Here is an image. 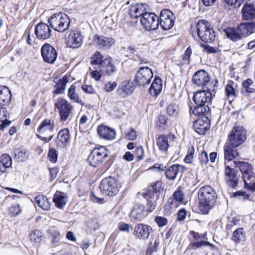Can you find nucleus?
Instances as JSON below:
<instances>
[{
  "instance_id": "nucleus-53",
  "label": "nucleus",
  "mask_w": 255,
  "mask_h": 255,
  "mask_svg": "<svg viewBox=\"0 0 255 255\" xmlns=\"http://www.w3.org/2000/svg\"><path fill=\"white\" fill-rule=\"evenodd\" d=\"M194 154V149L193 147L188 149L186 156L184 158V161L187 163L192 162Z\"/></svg>"
},
{
  "instance_id": "nucleus-28",
  "label": "nucleus",
  "mask_w": 255,
  "mask_h": 255,
  "mask_svg": "<svg viewBox=\"0 0 255 255\" xmlns=\"http://www.w3.org/2000/svg\"><path fill=\"white\" fill-rule=\"evenodd\" d=\"M184 170V167L183 166L179 164H174L166 170V177L170 180H173L179 173H182Z\"/></svg>"
},
{
  "instance_id": "nucleus-51",
  "label": "nucleus",
  "mask_w": 255,
  "mask_h": 255,
  "mask_svg": "<svg viewBox=\"0 0 255 255\" xmlns=\"http://www.w3.org/2000/svg\"><path fill=\"white\" fill-rule=\"evenodd\" d=\"M177 206V202L175 201V199L172 196H171L168 199L166 204L165 205V208L166 209L169 210L172 208H176Z\"/></svg>"
},
{
  "instance_id": "nucleus-14",
  "label": "nucleus",
  "mask_w": 255,
  "mask_h": 255,
  "mask_svg": "<svg viewBox=\"0 0 255 255\" xmlns=\"http://www.w3.org/2000/svg\"><path fill=\"white\" fill-rule=\"evenodd\" d=\"M208 73L204 70L195 72L192 77V82L195 86L204 88L210 83Z\"/></svg>"
},
{
  "instance_id": "nucleus-38",
  "label": "nucleus",
  "mask_w": 255,
  "mask_h": 255,
  "mask_svg": "<svg viewBox=\"0 0 255 255\" xmlns=\"http://www.w3.org/2000/svg\"><path fill=\"white\" fill-rule=\"evenodd\" d=\"M255 92V89L254 88V83L252 80L248 79L242 83V93L247 95L250 93Z\"/></svg>"
},
{
  "instance_id": "nucleus-26",
  "label": "nucleus",
  "mask_w": 255,
  "mask_h": 255,
  "mask_svg": "<svg viewBox=\"0 0 255 255\" xmlns=\"http://www.w3.org/2000/svg\"><path fill=\"white\" fill-rule=\"evenodd\" d=\"M68 77L64 76L61 79L55 78L54 82L55 90L53 92V94L58 95L64 93L67 83L68 82Z\"/></svg>"
},
{
  "instance_id": "nucleus-32",
  "label": "nucleus",
  "mask_w": 255,
  "mask_h": 255,
  "mask_svg": "<svg viewBox=\"0 0 255 255\" xmlns=\"http://www.w3.org/2000/svg\"><path fill=\"white\" fill-rule=\"evenodd\" d=\"M145 8L143 4H136L130 7L129 9L128 13L131 17L137 18L139 16L142 17L144 14Z\"/></svg>"
},
{
  "instance_id": "nucleus-3",
  "label": "nucleus",
  "mask_w": 255,
  "mask_h": 255,
  "mask_svg": "<svg viewBox=\"0 0 255 255\" xmlns=\"http://www.w3.org/2000/svg\"><path fill=\"white\" fill-rule=\"evenodd\" d=\"M48 22L55 31L63 32L68 29L70 21L66 14L58 12L53 14L49 18Z\"/></svg>"
},
{
  "instance_id": "nucleus-42",
  "label": "nucleus",
  "mask_w": 255,
  "mask_h": 255,
  "mask_svg": "<svg viewBox=\"0 0 255 255\" xmlns=\"http://www.w3.org/2000/svg\"><path fill=\"white\" fill-rule=\"evenodd\" d=\"M76 86L72 85L68 89V96L69 98L75 103L82 105V101L78 95L75 94Z\"/></svg>"
},
{
  "instance_id": "nucleus-48",
  "label": "nucleus",
  "mask_w": 255,
  "mask_h": 255,
  "mask_svg": "<svg viewBox=\"0 0 255 255\" xmlns=\"http://www.w3.org/2000/svg\"><path fill=\"white\" fill-rule=\"evenodd\" d=\"M167 124V118L164 115L158 116L157 125L160 129H164Z\"/></svg>"
},
{
  "instance_id": "nucleus-35",
  "label": "nucleus",
  "mask_w": 255,
  "mask_h": 255,
  "mask_svg": "<svg viewBox=\"0 0 255 255\" xmlns=\"http://www.w3.org/2000/svg\"><path fill=\"white\" fill-rule=\"evenodd\" d=\"M35 203L44 210H48L50 204L46 197L43 195H38L34 198Z\"/></svg>"
},
{
  "instance_id": "nucleus-50",
  "label": "nucleus",
  "mask_w": 255,
  "mask_h": 255,
  "mask_svg": "<svg viewBox=\"0 0 255 255\" xmlns=\"http://www.w3.org/2000/svg\"><path fill=\"white\" fill-rule=\"evenodd\" d=\"M227 183L228 185L231 187L235 188L238 183L239 178L237 175H233L232 176L227 178Z\"/></svg>"
},
{
  "instance_id": "nucleus-63",
  "label": "nucleus",
  "mask_w": 255,
  "mask_h": 255,
  "mask_svg": "<svg viewBox=\"0 0 255 255\" xmlns=\"http://www.w3.org/2000/svg\"><path fill=\"white\" fill-rule=\"evenodd\" d=\"M135 155L138 160H141L144 156L143 148L141 146L138 147L135 151Z\"/></svg>"
},
{
  "instance_id": "nucleus-41",
  "label": "nucleus",
  "mask_w": 255,
  "mask_h": 255,
  "mask_svg": "<svg viewBox=\"0 0 255 255\" xmlns=\"http://www.w3.org/2000/svg\"><path fill=\"white\" fill-rule=\"evenodd\" d=\"M232 239L236 243L244 241L245 239V235L243 228H239L235 230L233 234Z\"/></svg>"
},
{
  "instance_id": "nucleus-61",
  "label": "nucleus",
  "mask_w": 255,
  "mask_h": 255,
  "mask_svg": "<svg viewBox=\"0 0 255 255\" xmlns=\"http://www.w3.org/2000/svg\"><path fill=\"white\" fill-rule=\"evenodd\" d=\"M126 136L129 140H133L136 138V132L133 128H130L129 131L127 133Z\"/></svg>"
},
{
  "instance_id": "nucleus-1",
  "label": "nucleus",
  "mask_w": 255,
  "mask_h": 255,
  "mask_svg": "<svg viewBox=\"0 0 255 255\" xmlns=\"http://www.w3.org/2000/svg\"><path fill=\"white\" fill-rule=\"evenodd\" d=\"M196 106L192 109L190 113L198 117L205 116L209 111V105L211 101L212 94L207 90H199L195 93L193 98Z\"/></svg>"
},
{
  "instance_id": "nucleus-25",
  "label": "nucleus",
  "mask_w": 255,
  "mask_h": 255,
  "mask_svg": "<svg viewBox=\"0 0 255 255\" xmlns=\"http://www.w3.org/2000/svg\"><path fill=\"white\" fill-rule=\"evenodd\" d=\"M97 130L99 135L106 139H113L116 136L115 130L106 126H100L98 127Z\"/></svg>"
},
{
  "instance_id": "nucleus-22",
  "label": "nucleus",
  "mask_w": 255,
  "mask_h": 255,
  "mask_svg": "<svg viewBox=\"0 0 255 255\" xmlns=\"http://www.w3.org/2000/svg\"><path fill=\"white\" fill-rule=\"evenodd\" d=\"M237 147L226 143L224 146V158L226 161H231L239 156Z\"/></svg>"
},
{
  "instance_id": "nucleus-39",
  "label": "nucleus",
  "mask_w": 255,
  "mask_h": 255,
  "mask_svg": "<svg viewBox=\"0 0 255 255\" xmlns=\"http://www.w3.org/2000/svg\"><path fill=\"white\" fill-rule=\"evenodd\" d=\"M156 144L160 151L163 152L166 151L169 146L168 137L164 135H160L157 138Z\"/></svg>"
},
{
  "instance_id": "nucleus-21",
  "label": "nucleus",
  "mask_w": 255,
  "mask_h": 255,
  "mask_svg": "<svg viewBox=\"0 0 255 255\" xmlns=\"http://www.w3.org/2000/svg\"><path fill=\"white\" fill-rule=\"evenodd\" d=\"M70 137L69 130L68 128L60 130L55 141L57 146L60 147H65L69 142Z\"/></svg>"
},
{
  "instance_id": "nucleus-24",
  "label": "nucleus",
  "mask_w": 255,
  "mask_h": 255,
  "mask_svg": "<svg viewBox=\"0 0 255 255\" xmlns=\"http://www.w3.org/2000/svg\"><path fill=\"white\" fill-rule=\"evenodd\" d=\"M243 18L246 20L255 19V6L251 3H246L242 10Z\"/></svg>"
},
{
  "instance_id": "nucleus-18",
  "label": "nucleus",
  "mask_w": 255,
  "mask_h": 255,
  "mask_svg": "<svg viewBox=\"0 0 255 255\" xmlns=\"http://www.w3.org/2000/svg\"><path fill=\"white\" fill-rule=\"evenodd\" d=\"M51 30L46 23H39L35 27L34 33L36 37L40 40H46L51 36Z\"/></svg>"
},
{
  "instance_id": "nucleus-4",
  "label": "nucleus",
  "mask_w": 255,
  "mask_h": 255,
  "mask_svg": "<svg viewBox=\"0 0 255 255\" xmlns=\"http://www.w3.org/2000/svg\"><path fill=\"white\" fill-rule=\"evenodd\" d=\"M54 107L57 110L60 121L65 122L72 117L73 107L65 99L58 98L54 103Z\"/></svg>"
},
{
  "instance_id": "nucleus-13",
  "label": "nucleus",
  "mask_w": 255,
  "mask_h": 255,
  "mask_svg": "<svg viewBox=\"0 0 255 255\" xmlns=\"http://www.w3.org/2000/svg\"><path fill=\"white\" fill-rule=\"evenodd\" d=\"M233 163L235 166L238 167L241 172L243 180H251L252 179H255V174L253 171V167L251 164L246 162L237 160L234 161Z\"/></svg>"
},
{
  "instance_id": "nucleus-59",
  "label": "nucleus",
  "mask_w": 255,
  "mask_h": 255,
  "mask_svg": "<svg viewBox=\"0 0 255 255\" xmlns=\"http://www.w3.org/2000/svg\"><path fill=\"white\" fill-rule=\"evenodd\" d=\"M225 174L227 178L232 176L233 175H237L236 171L233 168H230L229 165H226Z\"/></svg>"
},
{
  "instance_id": "nucleus-15",
  "label": "nucleus",
  "mask_w": 255,
  "mask_h": 255,
  "mask_svg": "<svg viewBox=\"0 0 255 255\" xmlns=\"http://www.w3.org/2000/svg\"><path fill=\"white\" fill-rule=\"evenodd\" d=\"M41 52L44 61L47 63L53 64L56 60L57 57V51L49 44H44L41 48Z\"/></svg>"
},
{
  "instance_id": "nucleus-45",
  "label": "nucleus",
  "mask_w": 255,
  "mask_h": 255,
  "mask_svg": "<svg viewBox=\"0 0 255 255\" xmlns=\"http://www.w3.org/2000/svg\"><path fill=\"white\" fill-rule=\"evenodd\" d=\"M157 199H155L154 196H150V198L148 201L147 205V211L149 212H152L154 210L156 205Z\"/></svg>"
},
{
  "instance_id": "nucleus-62",
  "label": "nucleus",
  "mask_w": 255,
  "mask_h": 255,
  "mask_svg": "<svg viewBox=\"0 0 255 255\" xmlns=\"http://www.w3.org/2000/svg\"><path fill=\"white\" fill-rule=\"evenodd\" d=\"M8 117V113L5 108L0 107V122L6 119Z\"/></svg>"
},
{
  "instance_id": "nucleus-56",
  "label": "nucleus",
  "mask_w": 255,
  "mask_h": 255,
  "mask_svg": "<svg viewBox=\"0 0 255 255\" xmlns=\"http://www.w3.org/2000/svg\"><path fill=\"white\" fill-rule=\"evenodd\" d=\"M117 86V83L114 81H110L106 83L104 89L105 91L110 92L112 91Z\"/></svg>"
},
{
  "instance_id": "nucleus-10",
  "label": "nucleus",
  "mask_w": 255,
  "mask_h": 255,
  "mask_svg": "<svg viewBox=\"0 0 255 255\" xmlns=\"http://www.w3.org/2000/svg\"><path fill=\"white\" fill-rule=\"evenodd\" d=\"M153 76L151 69L147 67H141L135 74V83L139 86H145L150 83Z\"/></svg>"
},
{
  "instance_id": "nucleus-37",
  "label": "nucleus",
  "mask_w": 255,
  "mask_h": 255,
  "mask_svg": "<svg viewBox=\"0 0 255 255\" xmlns=\"http://www.w3.org/2000/svg\"><path fill=\"white\" fill-rule=\"evenodd\" d=\"M151 186L152 189L148 192V194L151 196H154L155 199H158L161 192L163 190V188L162 186V182L157 181L152 184Z\"/></svg>"
},
{
  "instance_id": "nucleus-54",
  "label": "nucleus",
  "mask_w": 255,
  "mask_h": 255,
  "mask_svg": "<svg viewBox=\"0 0 255 255\" xmlns=\"http://www.w3.org/2000/svg\"><path fill=\"white\" fill-rule=\"evenodd\" d=\"M154 221L159 227L164 226L166 225L168 223V221L166 218L161 216L155 217Z\"/></svg>"
},
{
  "instance_id": "nucleus-64",
  "label": "nucleus",
  "mask_w": 255,
  "mask_h": 255,
  "mask_svg": "<svg viewBox=\"0 0 255 255\" xmlns=\"http://www.w3.org/2000/svg\"><path fill=\"white\" fill-rule=\"evenodd\" d=\"M9 210L13 216L17 215L21 212L20 206L18 204H15L12 206Z\"/></svg>"
},
{
  "instance_id": "nucleus-36",
  "label": "nucleus",
  "mask_w": 255,
  "mask_h": 255,
  "mask_svg": "<svg viewBox=\"0 0 255 255\" xmlns=\"http://www.w3.org/2000/svg\"><path fill=\"white\" fill-rule=\"evenodd\" d=\"M101 69L103 72H105L108 75H111L114 73L115 70V67L112 63V59L111 58H105L103 61Z\"/></svg>"
},
{
  "instance_id": "nucleus-30",
  "label": "nucleus",
  "mask_w": 255,
  "mask_h": 255,
  "mask_svg": "<svg viewBox=\"0 0 255 255\" xmlns=\"http://www.w3.org/2000/svg\"><path fill=\"white\" fill-rule=\"evenodd\" d=\"M132 92V86L128 81H124L118 87L117 93L122 97L125 98Z\"/></svg>"
},
{
  "instance_id": "nucleus-12",
  "label": "nucleus",
  "mask_w": 255,
  "mask_h": 255,
  "mask_svg": "<svg viewBox=\"0 0 255 255\" xmlns=\"http://www.w3.org/2000/svg\"><path fill=\"white\" fill-rule=\"evenodd\" d=\"M174 23V16L172 12L167 9L161 10L159 18V24L162 29H170L173 27Z\"/></svg>"
},
{
  "instance_id": "nucleus-8",
  "label": "nucleus",
  "mask_w": 255,
  "mask_h": 255,
  "mask_svg": "<svg viewBox=\"0 0 255 255\" xmlns=\"http://www.w3.org/2000/svg\"><path fill=\"white\" fill-rule=\"evenodd\" d=\"M54 122L53 120L48 119L43 120L38 126L37 131L39 134L48 135L49 137H43L38 134H36L37 137L46 142H49L54 135Z\"/></svg>"
},
{
  "instance_id": "nucleus-52",
  "label": "nucleus",
  "mask_w": 255,
  "mask_h": 255,
  "mask_svg": "<svg viewBox=\"0 0 255 255\" xmlns=\"http://www.w3.org/2000/svg\"><path fill=\"white\" fill-rule=\"evenodd\" d=\"M254 179H252L251 180H243L244 182V187L250 191H255V182L254 181Z\"/></svg>"
},
{
  "instance_id": "nucleus-60",
  "label": "nucleus",
  "mask_w": 255,
  "mask_h": 255,
  "mask_svg": "<svg viewBox=\"0 0 255 255\" xmlns=\"http://www.w3.org/2000/svg\"><path fill=\"white\" fill-rule=\"evenodd\" d=\"M199 160L202 164H206L209 160L207 153L205 151L202 152L199 155Z\"/></svg>"
},
{
  "instance_id": "nucleus-33",
  "label": "nucleus",
  "mask_w": 255,
  "mask_h": 255,
  "mask_svg": "<svg viewBox=\"0 0 255 255\" xmlns=\"http://www.w3.org/2000/svg\"><path fill=\"white\" fill-rule=\"evenodd\" d=\"M193 128L199 134H204L208 129V124L202 119H199L194 122Z\"/></svg>"
},
{
  "instance_id": "nucleus-6",
  "label": "nucleus",
  "mask_w": 255,
  "mask_h": 255,
  "mask_svg": "<svg viewBox=\"0 0 255 255\" xmlns=\"http://www.w3.org/2000/svg\"><path fill=\"white\" fill-rule=\"evenodd\" d=\"M246 139V130L242 126L235 127L228 135V141L226 143L233 147H238Z\"/></svg>"
},
{
  "instance_id": "nucleus-57",
  "label": "nucleus",
  "mask_w": 255,
  "mask_h": 255,
  "mask_svg": "<svg viewBox=\"0 0 255 255\" xmlns=\"http://www.w3.org/2000/svg\"><path fill=\"white\" fill-rule=\"evenodd\" d=\"M177 106L173 104H170L167 108V113L170 116L177 114Z\"/></svg>"
},
{
  "instance_id": "nucleus-17",
  "label": "nucleus",
  "mask_w": 255,
  "mask_h": 255,
  "mask_svg": "<svg viewBox=\"0 0 255 255\" xmlns=\"http://www.w3.org/2000/svg\"><path fill=\"white\" fill-rule=\"evenodd\" d=\"M82 42L83 36L80 31L74 30L70 32L67 41V47L73 49L78 48L81 47Z\"/></svg>"
},
{
  "instance_id": "nucleus-43",
  "label": "nucleus",
  "mask_w": 255,
  "mask_h": 255,
  "mask_svg": "<svg viewBox=\"0 0 255 255\" xmlns=\"http://www.w3.org/2000/svg\"><path fill=\"white\" fill-rule=\"evenodd\" d=\"M14 154L15 158L19 162L25 160L28 157V155L25 151L19 148L14 150Z\"/></svg>"
},
{
  "instance_id": "nucleus-20",
  "label": "nucleus",
  "mask_w": 255,
  "mask_h": 255,
  "mask_svg": "<svg viewBox=\"0 0 255 255\" xmlns=\"http://www.w3.org/2000/svg\"><path fill=\"white\" fill-rule=\"evenodd\" d=\"M237 30L242 37H246L255 32V22L241 23L237 26Z\"/></svg>"
},
{
  "instance_id": "nucleus-16",
  "label": "nucleus",
  "mask_w": 255,
  "mask_h": 255,
  "mask_svg": "<svg viewBox=\"0 0 255 255\" xmlns=\"http://www.w3.org/2000/svg\"><path fill=\"white\" fill-rule=\"evenodd\" d=\"M93 44L103 49L110 48L114 43L113 38L103 35H94L92 38Z\"/></svg>"
},
{
  "instance_id": "nucleus-58",
  "label": "nucleus",
  "mask_w": 255,
  "mask_h": 255,
  "mask_svg": "<svg viewBox=\"0 0 255 255\" xmlns=\"http://www.w3.org/2000/svg\"><path fill=\"white\" fill-rule=\"evenodd\" d=\"M192 54V49L191 47H188L185 50L183 55V60L186 62L187 64L190 63V58Z\"/></svg>"
},
{
  "instance_id": "nucleus-46",
  "label": "nucleus",
  "mask_w": 255,
  "mask_h": 255,
  "mask_svg": "<svg viewBox=\"0 0 255 255\" xmlns=\"http://www.w3.org/2000/svg\"><path fill=\"white\" fill-rule=\"evenodd\" d=\"M103 56L98 51L96 52L91 59V63L95 65H100V67L102 66Z\"/></svg>"
},
{
  "instance_id": "nucleus-23",
  "label": "nucleus",
  "mask_w": 255,
  "mask_h": 255,
  "mask_svg": "<svg viewBox=\"0 0 255 255\" xmlns=\"http://www.w3.org/2000/svg\"><path fill=\"white\" fill-rule=\"evenodd\" d=\"M145 207L143 204H135L130 212V217L135 220L141 221L145 216Z\"/></svg>"
},
{
  "instance_id": "nucleus-5",
  "label": "nucleus",
  "mask_w": 255,
  "mask_h": 255,
  "mask_svg": "<svg viewBox=\"0 0 255 255\" xmlns=\"http://www.w3.org/2000/svg\"><path fill=\"white\" fill-rule=\"evenodd\" d=\"M197 34L205 42H212L215 38V33L210 24L205 20H200L196 25Z\"/></svg>"
},
{
  "instance_id": "nucleus-27",
  "label": "nucleus",
  "mask_w": 255,
  "mask_h": 255,
  "mask_svg": "<svg viewBox=\"0 0 255 255\" xmlns=\"http://www.w3.org/2000/svg\"><path fill=\"white\" fill-rule=\"evenodd\" d=\"M11 94L9 88L5 86L0 85V105L9 104L11 101Z\"/></svg>"
},
{
  "instance_id": "nucleus-9",
  "label": "nucleus",
  "mask_w": 255,
  "mask_h": 255,
  "mask_svg": "<svg viewBox=\"0 0 255 255\" xmlns=\"http://www.w3.org/2000/svg\"><path fill=\"white\" fill-rule=\"evenodd\" d=\"M108 156V151L106 148L101 146L93 150L88 156V161L91 166L97 167L101 164Z\"/></svg>"
},
{
  "instance_id": "nucleus-40",
  "label": "nucleus",
  "mask_w": 255,
  "mask_h": 255,
  "mask_svg": "<svg viewBox=\"0 0 255 255\" xmlns=\"http://www.w3.org/2000/svg\"><path fill=\"white\" fill-rule=\"evenodd\" d=\"M227 37L233 41H237L242 39L240 33L238 32L237 28H227L225 30Z\"/></svg>"
},
{
  "instance_id": "nucleus-55",
  "label": "nucleus",
  "mask_w": 255,
  "mask_h": 255,
  "mask_svg": "<svg viewBox=\"0 0 255 255\" xmlns=\"http://www.w3.org/2000/svg\"><path fill=\"white\" fill-rule=\"evenodd\" d=\"M172 196L177 203L182 201L184 199V194L180 190L175 191Z\"/></svg>"
},
{
  "instance_id": "nucleus-31",
  "label": "nucleus",
  "mask_w": 255,
  "mask_h": 255,
  "mask_svg": "<svg viewBox=\"0 0 255 255\" xmlns=\"http://www.w3.org/2000/svg\"><path fill=\"white\" fill-rule=\"evenodd\" d=\"M53 201L56 207L62 209L66 204L67 196L63 192L57 191L53 196Z\"/></svg>"
},
{
  "instance_id": "nucleus-7",
  "label": "nucleus",
  "mask_w": 255,
  "mask_h": 255,
  "mask_svg": "<svg viewBox=\"0 0 255 255\" xmlns=\"http://www.w3.org/2000/svg\"><path fill=\"white\" fill-rule=\"evenodd\" d=\"M99 188L103 194L112 196L116 195L120 188L118 181L111 177L104 178L100 183Z\"/></svg>"
},
{
  "instance_id": "nucleus-19",
  "label": "nucleus",
  "mask_w": 255,
  "mask_h": 255,
  "mask_svg": "<svg viewBox=\"0 0 255 255\" xmlns=\"http://www.w3.org/2000/svg\"><path fill=\"white\" fill-rule=\"evenodd\" d=\"M152 228L151 227L143 224H138L134 227L133 235L139 239H147Z\"/></svg>"
},
{
  "instance_id": "nucleus-47",
  "label": "nucleus",
  "mask_w": 255,
  "mask_h": 255,
  "mask_svg": "<svg viewBox=\"0 0 255 255\" xmlns=\"http://www.w3.org/2000/svg\"><path fill=\"white\" fill-rule=\"evenodd\" d=\"M226 94L229 99H232V100L236 96L235 89L233 86L231 84H228L225 89Z\"/></svg>"
},
{
  "instance_id": "nucleus-34",
  "label": "nucleus",
  "mask_w": 255,
  "mask_h": 255,
  "mask_svg": "<svg viewBox=\"0 0 255 255\" xmlns=\"http://www.w3.org/2000/svg\"><path fill=\"white\" fill-rule=\"evenodd\" d=\"M12 159L7 154H3L0 157V171L4 173L7 168L11 167Z\"/></svg>"
},
{
  "instance_id": "nucleus-11",
  "label": "nucleus",
  "mask_w": 255,
  "mask_h": 255,
  "mask_svg": "<svg viewBox=\"0 0 255 255\" xmlns=\"http://www.w3.org/2000/svg\"><path fill=\"white\" fill-rule=\"evenodd\" d=\"M140 22L146 30H154L159 26V18L153 13L145 12L140 18Z\"/></svg>"
},
{
  "instance_id": "nucleus-2",
  "label": "nucleus",
  "mask_w": 255,
  "mask_h": 255,
  "mask_svg": "<svg viewBox=\"0 0 255 255\" xmlns=\"http://www.w3.org/2000/svg\"><path fill=\"white\" fill-rule=\"evenodd\" d=\"M198 197L200 211L203 214H208L216 202V192L210 186H205L199 190Z\"/></svg>"
},
{
  "instance_id": "nucleus-49",
  "label": "nucleus",
  "mask_w": 255,
  "mask_h": 255,
  "mask_svg": "<svg viewBox=\"0 0 255 255\" xmlns=\"http://www.w3.org/2000/svg\"><path fill=\"white\" fill-rule=\"evenodd\" d=\"M48 157L51 162L55 163L57 161L58 153L55 148H52L49 150Z\"/></svg>"
},
{
  "instance_id": "nucleus-29",
  "label": "nucleus",
  "mask_w": 255,
  "mask_h": 255,
  "mask_svg": "<svg viewBox=\"0 0 255 255\" xmlns=\"http://www.w3.org/2000/svg\"><path fill=\"white\" fill-rule=\"evenodd\" d=\"M162 88V81L158 77H155L149 89V94L154 97L158 95L161 92Z\"/></svg>"
},
{
  "instance_id": "nucleus-44",
  "label": "nucleus",
  "mask_w": 255,
  "mask_h": 255,
  "mask_svg": "<svg viewBox=\"0 0 255 255\" xmlns=\"http://www.w3.org/2000/svg\"><path fill=\"white\" fill-rule=\"evenodd\" d=\"M31 241L35 243H40L43 238L42 233L38 230L33 231L30 235Z\"/></svg>"
}]
</instances>
